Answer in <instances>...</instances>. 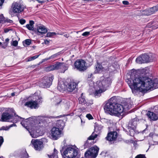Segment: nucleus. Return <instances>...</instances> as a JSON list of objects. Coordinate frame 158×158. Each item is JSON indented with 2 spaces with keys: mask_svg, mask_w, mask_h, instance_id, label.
<instances>
[{
  "mask_svg": "<svg viewBox=\"0 0 158 158\" xmlns=\"http://www.w3.org/2000/svg\"><path fill=\"white\" fill-rule=\"evenodd\" d=\"M129 76L126 81L133 93L135 90L145 92L158 88V78L155 79L152 81L147 77H137L134 73H131Z\"/></svg>",
  "mask_w": 158,
  "mask_h": 158,
  "instance_id": "nucleus-1",
  "label": "nucleus"
},
{
  "mask_svg": "<svg viewBox=\"0 0 158 158\" xmlns=\"http://www.w3.org/2000/svg\"><path fill=\"white\" fill-rule=\"evenodd\" d=\"M114 98L112 97L106 102L104 107L105 112L111 115L119 116L125 110H128L131 107V105L128 102L123 103V105L115 102Z\"/></svg>",
  "mask_w": 158,
  "mask_h": 158,
  "instance_id": "nucleus-2",
  "label": "nucleus"
},
{
  "mask_svg": "<svg viewBox=\"0 0 158 158\" xmlns=\"http://www.w3.org/2000/svg\"><path fill=\"white\" fill-rule=\"evenodd\" d=\"M40 123H39V124H35L33 121H30L28 119L21 123L22 125L29 131L33 138H36L39 135H37V134L40 132V127L39 124Z\"/></svg>",
  "mask_w": 158,
  "mask_h": 158,
  "instance_id": "nucleus-3",
  "label": "nucleus"
},
{
  "mask_svg": "<svg viewBox=\"0 0 158 158\" xmlns=\"http://www.w3.org/2000/svg\"><path fill=\"white\" fill-rule=\"evenodd\" d=\"M111 83V79L110 77H101L100 80L97 81L96 85L94 86L95 90V96L96 97H99L101 93L105 91Z\"/></svg>",
  "mask_w": 158,
  "mask_h": 158,
  "instance_id": "nucleus-4",
  "label": "nucleus"
},
{
  "mask_svg": "<svg viewBox=\"0 0 158 158\" xmlns=\"http://www.w3.org/2000/svg\"><path fill=\"white\" fill-rule=\"evenodd\" d=\"M63 158H79L80 154L79 149L73 147H68L63 152Z\"/></svg>",
  "mask_w": 158,
  "mask_h": 158,
  "instance_id": "nucleus-5",
  "label": "nucleus"
},
{
  "mask_svg": "<svg viewBox=\"0 0 158 158\" xmlns=\"http://www.w3.org/2000/svg\"><path fill=\"white\" fill-rule=\"evenodd\" d=\"M138 121L139 120L137 118H134L130 120L128 123L127 128L129 131V134L131 136H134L135 130Z\"/></svg>",
  "mask_w": 158,
  "mask_h": 158,
  "instance_id": "nucleus-6",
  "label": "nucleus"
},
{
  "mask_svg": "<svg viewBox=\"0 0 158 158\" xmlns=\"http://www.w3.org/2000/svg\"><path fill=\"white\" fill-rule=\"evenodd\" d=\"M53 79L52 75L44 77L42 82L40 84V86L43 88H49L52 84Z\"/></svg>",
  "mask_w": 158,
  "mask_h": 158,
  "instance_id": "nucleus-7",
  "label": "nucleus"
},
{
  "mask_svg": "<svg viewBox=\"0 0 158 158\" xmlns=\"http://www.w3.org/2000/svg\"><path fill=\"white\" fill-rule=\"evenodd\" d=\"M97 146L92 147L86 151L85 153V158H95L99 151Z\"/></svg>",
  "mask_w": 158,
  "mask_h": 158,
  "instance_id": "nucleus-8",
  "label": "nucleus"
},
{
  "mask_svg": "<svg viewBox=\"0 0 158 158\" xmlns=\"http://www.w3.org/2000/svg\"><path fill=\"white\" fill-rule=\"evenodd\" d=\"M86 62L82 59H78L76 60L74 64V69L80 72H83L87 68L85 65Z\"/></svg>",
  "mask_w": 158,
  "mask_h": 158,
  "instance_id": "nucleus-9",
  "label": "nucleus"
},
{
  "mask_svg": "<svg viewBox=\"0 0 158 158\" xmlns=\"http://www.w3.org/2000/svg\"><path fill=\"white\" fill-rule=\"evenodd\" d=\"M42 98L41 97L39 98L36 101L31 100L30 101H27L25 103V105L27 107L31 108L36 109L38 107V104L42 102Z\"/></svg>",
  "mask_w": 158,
  "mask_h": 158,
  "instance_id": "nucleus-10",
  "label": "nucleus"
},
{
  "mask_svg": "<svg viewBox=\"0 0 158 158\" xmlns=\"http://www.w3.org/2000/svg\"><path fill=\"white\" fill-rule=\"evenodd\" d=\"M31 145L36 150L40 151L44 147L43 142L40 139H32L31 142Z\"/></svg>",
  "mask_w": 158,
  "mask_h": 158,
  "instance_id": "nucleus-11",
  "label": "nucleus"
},
{
  "mask_svg": "<svg viewBox=\"0 0 158 158\" xmlns=\"http://www.w3.org/2000/svg\"><path fill=\"white\" fill-rule=\"evenodd\" d=\"M12 11L14 13H19L23 11L24 9V6L21 4L15 2L12 5Z\"/></svg>",
  "mask_w": 158,
  "mask_h": 158,
  "instance_id": "nucleus-12",
  "label": "nucleus"
},
{
  "mask_svg": "<svg viewBox=\"0 0 158 158\" xmlns=\"http://www.w3.org/2000/svg\"><path fill=\"white\" fill-rule=\"evenodd\" d=\"M61 131L59 128L53 127L51 130L50 135L52 139L54 140H56L60 137Z\"/></svg>",
  "mask_w": 158,
  "mask_h": 158,
  "instance_id": "nucleus-13",
  "label": "nucleus"
},
{
  "mask_svg": "<svg viewBox=\"0 0 158 158\" xmlns=\"http://www.w3.org/2000/svg\"><path fill=\"white\" fill-rule=\"evenodd\" d=\"M13 116L7 112H4L2 115V120L4 122H16V120H11Z\"/></svg>",
  "mask_w": 158,
  "mask_h": 158,
  "instance_id": "nucleus-14",
  "label": "nucleus"
},
{
  "mask_svg": "<svg viewBox=\"0 0 158 158\" xmlns=\"http://www.w3.org/2000/svg\"><path fill=\"white\" fill-rule=\"evenodd\" d=\"M158 11V5L149 9L143 10V14L146 15H149L153 14Z\"/></svg>",
  "mask_w": 158,
  "mask_h": 158,
  "instance_id": "nucleus-15",
  "label": "nucleus"
},
{
  "mask_svg": "<svg viewBox=\"0 0 158 158\" xmlns=\"http://www.w3.org/2000/svg\"><path fill=\"white\" fill-rule=\"evenodd\" d=\"M34 32L37 35H40L47 33V30L44 26L41 25L38 26L37 29L34 30Z\"/></svg>",
  "mask_w": 158,
  "mask_h": 158,
  "instance_id": "nucleus-16",
  "label": "nucleus"
},
{
  "mask_svg": "<svg viewBox=\"0 0 158 158\" xmlns=\"http://www.w3.org/2000/svg\"><path fill=\"white\" fill-rule=\"evenodd\" d=\"M79 103L80 104L89 106L93 104V102L90 101L88 102L86 100L85 97L83 95V93L81 94V96L78 98Z\"/></svg>",
  "mask_w": 158,
  "mask_h": 158,
  "instance_id": "nucleus-17",
  "label": "nucleus"
},
{
  "mask_svg": "<svg viewBox=\"0 0 158 158\" xmlns=\"http://www.w3.org/2000/svg\"><path fill=\"white\" fill-rule=\"evenodd\" d=\"M117 137V133L116 131H111L108 134L106 137L107 140L112 141L115 140Z\"/></svg>",
  "mask_w": 158,
  "mask_h": 158,
  "instance_id": "nucleus-18",
  "label": "nucleus"
},
{
  "mask_svg": "<svg viewBox=\"0 0 158 158\" xmlns=\"http://www.w3.org/2000/svg\"><path fill=\"white\" fill-rule=\"evenodd\" d=\"M78 84L74 82H71L67 84V90L68 91L72 92L75 90Z\"/></svg>",
  "mask_w": 158,
  "mask_h": 158,
  "instance_id": "nucleus-19",
  "label": "nucleus"
},
{
  "mask_svg": "<svg viewBox=\"0 0 158 158\" xmlns=\"http://www.w3.org/2000/svg\"><path fill=\"white\" fill-rule=\"evenodd\" d=\"M141 56L144 63L152 62L153 60V57L151 55H149L145 53L141 55Z\"/></svg>",
  "mask_w": 158,
  "mask_h": 158,
  "instance_id": "nucleus-20",
  "label": "nucleus"
},
{
  "mask_svg": "<svg viewBox=\"0 0 158 158\" xmlns=\"http://www.w3.org/2000/svg\"><path fill=\"white\" fill-rule=\"evenodd\" d=\"M61 66V63H58L56 64L50 66L46 68V70L48 71H52L60 69Z\"/></svg>",
  "mask_w": 158,
  "mask_h": 158,
  "instance_id": "nucleus-21",
  "label": "nucleus"
},
{
  "mask_svg": "<svg viewBox=\"0 0 158 158\" xmlns=\"http://www.w3.org/2000/svg\"><path fill=\"white\" fill-rule=\"evenodd\" d=\"M57 89L60 92L67 90V83H64L62 81L59 82L58 83Z\"/></svg>",
  "mask_w": 158,
  "mask_h": 158,
  "instance_id": "nucleus-22",
  "label": "nucleus"
},
{
  "mask_svg": "<svg viewBox=\"0 0 158 158\" xmlns=\"http://www.w3.org/2000/svg\"><path fill=\"white\" fill-rule=\"evenodd\" d=\"M51 102L55 106L62 105L64 102L58 97H55L51 99Z\"/></svg>",
  "mask_w": 158,
  "mask_h": 158,
  "instance_id": "nucleus-23",
  "label": "nucleus"
},
{
  "mask_svg": "<svg viewBox=\"0 0 158 158\" xmlns=\"http://www.w3.org/2000/svg\"><path fill=\"white\" fill-rule=\"evenodd\" d=\"M97 134H95L94 132H93L92 135L88 138V140L86 141L85 143V148H87L91 145L90 144L91 143L89 142L88 140H94L97 137Z\"/></svg>",
  "mask_w": 158,
  "mask_h": 158,
  "instance_id": "nucleus-24",
  "label": "nucleus"
},
{
  "mask_svg": "<svg viewBox=\"0 0 158 158\" xmlns=\"http://www.w3.org/2000/svg\"><path fill=\"white\" fill-rule=\"evenodd\" d=\"M95 67L94 72L95 73H100L103 70V68L102 65L99 63H97L95 66Z\"/></svg>",
  "mask_w": 158,
  "mask_h": 158,
  "instance_id": "nucleus-25",
  "label": "nucleus"
},
{
  "mask_svg": "<svg viewBox=\"0 0 158 158\" xmlns=\"http://www.w3.org/2000/svg\"><path fill=\"white\" fill-rule=\"evenodd\" d=\"M147 115L151 120H156L157 119V117L156 114L152 112L148 111Z\"/></svg>",
  "mask_w": 158,
  "mask_h": 158,
  "instance_id": "nucleus-26",
  "label": "nucleus"
},
{
  "mask_svg": "<svg viewBox=\"0 0 158 158\" xmlns=\"http://www.w3.org/2000/svg\"><path fill=\"white\" fill-rule=\"evenodd\" d=\"M34 22L32 20H30L29 21V23L27 24L26 27L29 30L33 31H34L35 29L34 28Z\"/></svg>",
  "mask_w": 158,
  "mask_h": 158,
  "instance_id": "nucleus-27",
  "label": "nucleus"
},
{
  "mask_svg": "<svg viewBox=\"0 0 158 158\" xmlns=\"http://www.w3.org/2000/svg\"><path fill=\"white\" fill-rule=\"evenodd\" d=\"M103 126L101 124H98L97 123H95V126L94 127V129L95 131H97L98 133L101 131Z\"/></svg>",
  "mask_w": 158,
  "mask_h": 158,
  "instance_id": "nucleus-28",
  "label": "nucleus"
},
{
  "mask_svg": "<svg viewBox=\"0 0 158 158\" xmlns=\"http://www.w3.org/2000/svg\"><path fill=\"white\" fill-rule=\"evenodd\" d=\"M20 156V158H28V155L26 150H24L21 152Z\"/></svg>",
  "mask_w": 158,
  "mask_h": 158,
  "instance_id": "nucleus-29",
  "label": "nucleus"
},
{
  "mask_svg": "<svg viewBox=\"0 0 158 158\" xmlns=\"http://www.w3.org/2000/svg\"><path fill=\"white\" fill-rule=\"evenodd\" d=\"M143 59L142 58L141 55H140L139 57L136 59V61L137 63L140 64L144 63L143 61Z\"/></svg>",
  "mask_w": 158,
  "mask_h": 158,
  "instance_id": "nucleus-30",
  "label": "nucleus"
},
{
  "mask_svg": "<svg viewBox=\"0 0 158 158\" xmlns=\"http://www.w3.org/2000/svg\"><path fill=\"white\" fill-rule=\"evenodd\" d=\"M31 40L30 39H26L23 41V44L24 46L30 45L31 44Z\"/></svg>",
  "mask_w": 158,
  "mask_h": 158,
  "instance_id": "nucleus-31",
  "label": "nucleus"
},
{
  "mask_svg": "<svg viewBox=\"0 0 158 158\" xmlns=\"http://www.w3.org/2000/svg\"><path fill=\"white\" fill-rule=\"evenodd\" d=\"M57 150L54 149V153L52 155L49 156V158H58V156L57 155Z\"/></svg>",
  "mask_w": 158,
  "mask_h": 158,
  "instance_id": "nucleus-32",
  "label": "nucleus"
},
{
  "mask_svg": "<svg viewBox=\"0 0 158 158\" xmlns=\"http://www.w3.org/2000/svg\"><path fill=\"white\" fill-rule=\"evenodd\" d=\"M23 118L21 117L18 116L17 115L16 116H13V117L12 118V119L11 120H14L15 119V120H16V122H12V123H16L17 122L19 121V120L23 119Z\"/></svg>",
  "mask_w": 158,
  "mask_h": 158,
  "instance_id": "nucleus-33",
  "label": "nucleus"
},
{
  "mask_svg": "<svg viewBox=\"0 0 158 158\" xmlns=\"http://www.w3.org/2000/svg\"><path fill=\"white\" fill-rule=\"evenodd\" d=\"M59 55V54L58 53L54 54L51 56L49 57L48 58H45L44 59V61L45 60H50L52 59H53L55 57H56L58 55Z\"/></svg>",
  "mask_w": 158,
  "mask_h": 158,
  "instance_id": "nucleus-34",
  "label": "nucleus"
},
{
  "mask_svg": "<svg viewBox=\"0 0 158 158\" xmlns=\"http://www.w3.org/2000/svg\"><path fill=\"white\" fill-rule=\"evenodd\" d=\"M39 56V55H35V56H32L31 57H28L27 58V61H31L32 60H33L37 58H38V57Z\"/></svg>",
  "mask_w": 158,
  "mask_h": 158,
  "instance_id": "nucleus-35",
  "label": "nucleus"
},
{
  "mask_svg": "<svg viewBox=\"0 0 158 158\" xmlns=\"http://www.w3.org/2000/svg\"><path fill=\"white\" fill-rule=\"evenodd\" d=\"M56 33L55 32H48L46 35V36L47 37H51L54 35H56Z\"/></svg>",
  "mask_w": 158,
  "mask_h": 158,
  "instance_id": "nucleus-36",
  "label": "nucleus"
},
{
  "mask_svg": "<svg viewBox=\"0 0 158 158\" xmlns=\"http://www.w3.org/2000/svg\"><path fill=\"white\" fill-rule=\"evenodd\" d=\"M3 23H13V21L12 20H11L8 19H5L4 18V20Z\"/></svg>",
  "mask_w": 158,
  "mask_h": 158,
  "instance_id": "nucleus-37",
  "label": "nucleus"
},
{
  "mask_svg": "<svg viewBox=\"0 0 158 158\" xmlns=\"http://www.w3.org/2000/svg\"><path fill=\"white\" fill-rule=\"evenodd\" d=\"M61 66L60 68V69H64V70L63 72V73H64L65 71L66 70H67L68 69V68L67 67L65 66H64L62 63H61Z\"/></svg>",
  "mask_w": 158,
  "mask_h": 158,
  "instance_id": "nucleus-38",
  "label": "nucleus"
},
{
  "mask_svg": "<svg viewBox=\"0 0 158 158\" xmlns=\"http://www.w3.org/2000/svg\"><path fill=\"white\" fill-rule=\"evenodd\" d=\"M135 158H146V157L144 155L139 154L136 156Z\"/></svg>",
  "mask_w": 158,
  "mask_h": 158,
  "instance_id": "nucleus-39",
  "label": "nucleus"
},
{
  "mask_svg": "<svg viewBox=\"0 0 158 158\" xmlns=\"http://www.w3.org/2000/svg\"><path fill=\"white\" fill-rule=\"evenodd\" d=\"M4 17L3 15H0V23H3L4 22Z\"/></svg>",
  "mask_w": 158,
  "mask_h": 158,
  "instance_id": "nucleus-40",
  "label": "nucleus"
},
{
  "mask_svg": "<svg viewBox=\"0 0 158 158\" xmlns=\"http://www.w3.org/2000/svg\"><path fill=\"white\" fill-rule=\"evenodd\" d=\"M86 117L87 118H88V119H89V120L92 119H93V117L92 116V115L91 114H87L86 115Z\"/></svg>",
  "mask_w": 158,
  "mask_h": 158,
  "instance_id": "nucleus-41",
  "label": "nucleus"
},
{
  "mask_svg": "<svg viewBox=\"0 0 158 158\" xmlns=\"http://www.w3.org/2000/svg\"><path fill=\"white\" fill-rule=\"evenodd\" d=\"M90 35V32L89 31H86L84 32L82 35L84 36H87Z\"/></svg>",
  "mask_w": 158,
  "mask_h": 158,
  "instance_id": "nucleus-42",
  "label": "nucleus"
},
{
  "mask_svg": "<svg viewBox=\"0 0 158 158\" xmlns=\"http://www.w3.org/2000/svg\"><path fill=\"white\" fill-rule=\"evenodd\" d=\"M4 142V139L2 136H0V148Z\"/></svg>",
  "mask_w": 158,
  "mask_h": 158,
  "instance_id": "nucleus-43",
  "label": "nucleus"
},
{
  "mask_svg": "<svg viewBox=\"0 0 158 158\" xmlns=\"http://www.w3.org/2000/svg\"><path fill=\"white\" fill-rule=\"evenodd\" d=\"M9 128L8 127V126H6V127H1L0 130H8L9 129Z\"/></svg>",
  "mask_w": 158,
  "mask_h": 158,
  "instance_id": "nucleus-44",
  "label": "nucleus"
},
{
  "mask_svg": "<svg viewBox=\"0 0 158 158\" xmlns=\"http://www.w3.org/2000/svg\"><path fill=\"white\" fill-rule=\"evenodd\" d=\"M18 42L17 40L13 41L12 42V45L14 46H16L18 45Z\"/></svg>",
  "mask_w": 158,
  "mask_h": 158,
  "instance_id": "nucleus-45",
  "label": "nucleus"
},
{
  "mask_svg": "<svg viewBox=\"0 0 158 158\" xmlns=\"http://www.w3.org/2000/svg\"><path fill=\"white\" fill-rule=\"evenodd\" d=\"M19 22L21 24H23L26 22V20L24 19H21L19 20Z\"/></svg>",
  "mask_w": 158,
  "mask_h": 158,
  "instance_id": "nucleus-46",
  "label": "nucleus"
},
{
  "mask_svg": "<svg viewBox=\"0 0 158 158\" xmlns=\"http://www.w3.org/2000/svg\"><path fill=\"white\" fill-rule=\"evenodd\" d=\"M123 3L124 5H128L129 4V2L127 1H123Z\"/></svg>",
  "mask_w": 158,
  "mask_h": 158,
  "instance_id": "nucleus-47",
  "label": "nucleus"
},
{
  "mask_svg": "<svg viewBox=\"0 0 158 158\" xmlns=\"http://www.w3.org/2000/svg\"><path fill=\"white\" fill-rule=\"evenodd\" d=\"M16 127V124H15L14 123H13V124L8 126V127H9V128H10V127Z\"/></svg>",
  "mask_w": 158,
  "mask_h": 158,
  "instance_id": "nucleus-48",
  "label": "nucleus"
},
{
  "mask_svg": "<svg viewBox=\"0 0 158 158\" xmlns=\"http://www.w3.org/2000/svg\"><path fill=\"white\" fill-rule=\"evenodd\" d=\"M93 74L92 73H89L87 77L88 78H90L92 77Z\"/></svg>",
  "mask_w": 158,
  "mask_h": 158,
  "instance_id": "nucleus-49",
  "label": "nucleus"
},
{
  "mask_svg": "<svg viewBox=\"0 0 158 158\" xmlns=\"http://www.w3.org/2000/svg\"><path fill=\"white\" fill-rule=\"evenodd\" d=\"M4 0H0V7L2 5Z\"/></svg>",
  "mask_w": 158,
  "mask_h": 158,
  "instance_id": "nucleus-50",
  "label": "nucleus"
},
{
  "mask_svg": "<svg viewBox=\"0 0 158 158\" xmlns=\"http://www.w3.org/2000/svg\"><path fill=\"white\" fill-rule=\"evenodd\" d=\"M9 31V30L8 29H4V31L5 33H7Z\"/></svg>",
  "mask_w": 158,
  "mask_h": 158,
  "instance_id": "nucleus-51",
  "label": "nucleus"
},
{
  "mask_svg": "<svg viewBox=\"0 0 158 158\" xmlns=\"http://www.w3.org/2000/svg\"><path fill=\"white\" fill-rule=\"evenodd\" d=\"M49 43V41H48L47 40H44V43L46 44H48Z\"/></svg>",
  "mask_w": 158,
  "mask_h": 158,
  "instance_id": "nucleus-52",
  "label": "nucleus"
},
{
  "mask_svg": "<svg viewBox=\"0 0 158 158\" xmlns=\"http://www.w3.org/2000/svg\"><path fill=\"white\" fill-rule=\"evenodd\" d=\"M64 36L66 38H68L69 36V35L68 34H66L64 35Z\"/></svg>",
  "mask_w": 158,
  "mask_h": 158,
  "instance_id": "nucleus-53",
  "label": "nucleus"
},
{
  "mask_svg": "<svg viewBox=\"0 0 158 158\" xmlns=\"http://www.w3.org/2000/svg\"><path fill=\"white\" fill-rule=\"evenodd\" d=\"M149 135L150 137L152 136L153 135V134L152 133H150Z\"/></svg>",
  "mask_w": 158,
  "mask_h": 158,
  "instance_id": "nucleus-54",
  "label": "nucleus"
},
{
  "mask_svg": "<svg viewBox=\"0 0 158 158\" xmlns=\"http://www.w3.org/2000/svg\"><path fill=\"white\" fill-rule=\"evenodd\" d=\"M9 40V39L8 38H7L5 40L6 42H8Z\"/></svg>",
  "mask_w": 158,
  "mask_h": 158,
  "instance_id": "nucleus-55",
  "label": "nucleus"
},
{
  "mask_svg": "<svg viewBox=\"0 0 158 158\" xmlns=\"http://www.w3.org/2000/svg\"><path fill=\"white\" fill-rule=\"evenodd\" d=\"M112 157L113 158H115V157H117V156L115 154L114 156H112Z\"/></svg>",
  "mask_w": 158,
  "mask_h": 158,
  "instance_id": "nucleus-56",
  "label": "nucleus"
},
{
  "mask_svg": "<svg viewBox=\"0 0 158 158\" xmlns=\"http://www.w3.org/2000/svg\"><path fill=\"white\" fill-rule=\"evenodd\" d=\"M11 95L12 96H13L15 95V94L14 93H12L11 94Z\"/></svg>",
  "mask_w": 158,
  "mask_h": 158,
  "instance_id": "nucleus-57",
  "label": "nucleus"
},
{
  "mask_svg": "<svg viewBox=\"0 0 158 158\" xmlns=\"http://www.w3.org/2000/svg\"><path fill=\"white\" fill-rule=\"evenodd\" d=\"M58 123H62L63 124H64V123H63V122L62 121H61V122L59 121V122H58Z\"/></svg>",
  "mask_w": 158,
  "mask_h": 158,
  "instance_id": "nucleus-58",
  "label": "nucleus"
},
{
  "mask_svg": "<svg viewBox=\"0 0 158 158\" xmlns=\"http://www.w3.org/2000/svg\"><path fill=\"white\" fill-rule=\"evenodd\" d=\"M1 44H2V43L1 42H0V45Z\"/></svg>",
  "mask_w": 158,
  "mask_h": 158,
  "instance_id": "nucleus-59",
  "label": "nucleus"
},
{
  "mask_svg": "<svg viewBox=\"0 0 158 158\" xmlns=\"http://www.w3.org/2000/svg\"><path fill=\"white\" fill-rule=\"evenodd\" d=\"M81 123L82 122V121L81 119Z\"/></svg>",
  "mask_w": 158,
  "mask_h": 158,
  "instance_id": "nucleus-60",
  "label": "nucleus"
},
{
  "mask_svg": "<svg viewBox=\"0 0 158 158\" xmlns=\"http://www.w3.org/2000/svg\"><path fill=\"white\" fill-rule=\"evenodd\" d=\"M0 158H1V157H0Z\"/></svg>",
  "mask_w": 158,
  "mask_h": 158,
  "instance_id": "nucleus-61",
  "label": "nucleus"
}]
</instances>
